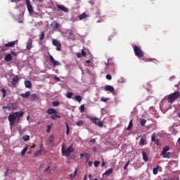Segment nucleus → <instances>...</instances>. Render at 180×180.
Here are the masks:
<instances>
[{
	"label": "nucleus",
	"instance_id": "nucleus-1",
	"mask_svg": "<svg viewBox=\"0 0 180 180\" xmlns=\"http://www.w3.org/2000/svg\"><path fill=\"white\" fill-rule=\"evenodd\" d=\"M23 115H24L23 111H20V112H13L8 115V122H9L11 129H12L13 126H15V122H16V119L18 117H22Z\"/></svg>",
	"mask_w": 180,
	"mask_h": 180
},
{
	"label": "nucleus",
	"instance_id": "nucleus-2",
	"mask_svg": "<svg viewBox=\"0 0 180 180\" xmlns=\"http://www.w3.org/2000/svg\"><path fill=\"white\" fill-rule=\"evenodd\" d=\"M61 153L62 155L68 158V157L71 155V153H74V148L72 147V145H71L67 149H65V144L63 143L61 148Z\"/></svg>",
	"mask_w": 180,
	"mask_h": 180
},
{
	"label": "nucleus",
	"instance_id": "nucleus-3",
	"mask_svg": "<svg viewBox=\"0 0 180 180\" xmlns=\"http://www.w3.org/2000/svg\"><path fill=\"white\" fill-rule=\"evenodd\" d=\"M179 97H180V92L176 91L167 96V101L169 103H174V102H175V101H176V99H178V98Z\"/></svg>",
	"mask_w": 180,
	"mask_h": 180
},
{
	"label": "nucleus",
	"instance_id": "nucleus-4",
	"mask_svg": "<svg viewBox=\"0 0 180 180\" xmlns=\"http://www.w3.org/2000/svg\"><path fill=\"white\" fill-rule=\"evenodd\" d=\"M134 49V53L136 56L138 57V58H141L144 57V51L140 48V46H138L137 45H134L133 46Z\"/></svg>",
	"mask_w": 180,
	"mask_h": 180
},
{
	"label": "nucleus",
	"instance_id": "nucleus-5",
	"mask_svg": "<svg viewBox=\"0 0 180 180\" xmlns=\"http://www.w3.org/2000/svg\"><path fill=\"white\" fill-rule=\"evenodd\" d=\"M169 151V146H166L163 148V150L160 154L162 158H171V153Z\"/></svg>",
	"mask_w": 180,
	"mask_h": 180
},
{
	"label": "nucleus",
	"instance_id": "nucleus-6",
	"mask_svg": "<svg viewBox=\"0 0 180 180\" xmlns=\"http://www.w3.org/2000/svg\"><path fill=\"white\" fill-rule=\"evenodd\" d=\"M88 119L99 127H103V121H100L98 118H96V117H88Z\"/></svg>",
	"mask_w": 180,
	"mask_h": 180
},
{
	"label": "nucleus",
	"instance_id": "nucleus-7",
	"mask_svg": "<svg viewBox=\"0 0 180 180\" xmlns=\"http://www.w3.org/2000/svg\"><path fill=\"white\" fill-rule=\"evenodd\" d=\"M17 43H18V40L5 44L1 47V51H6V50H8V47H15V44H16Z\"/></svg>",
	"mask_w": 180,
	"mask_h": 180
},
{
	"label": "nucleus",
	"instance_id": "nucleus-8",
	"mask_svg": "<svg viewBox=\"0 0 180 180\" xmlns=\"http://www.w3.org/2000/svg\"><path fill=\"white\" fill-rule=\"evenodd\" d=\"M25 4L30 15H32L34 12V8L33 6L30 4V0H25Z\"/></svg>",
	"mask_w": 180,
	"mask_h": 180
},
{
	"label": "nucleus",
	"instance_id": "nucleus-9",
	"mask_svg": "<svg viewBox=\"0 0 180 180\" xmlns=\"http://www.w3.org/2000/svg\"><path fill=\"white\" fill-rule=\"evenodd\" d=\"M49 60L51 61V63H52L53 67H57V65H61V63L60 62L56 60V59H54L53 56H51L50 54H49Z\"/></svg>",
	"mask_w": 180,
	"mask_h": 180
},
{
	"label": "nucleus",
	"instance_id": "nucleus-10",
	"mask_svg": "<svg viewBox=\"0 0 180 180\" xmlns=\"http://www.w3.org/2000/svg\"><path fill=\"white\" fill-rule=\"evenodd\" d=\"M52 44L56 47L57 51H61V43H60L57 39H53L52 41Z\"/></svg>",
	"mask_w": 180,
	"mask_h": 180
},
{
	"label": "nucleus",
	"instance_id": "nucleus-11",
	"mask_svg": "<svg viewBox=\"0 0 180 180\" xmlns=\"http://www.w3.org/2000/svg\"><path fill=\"white\" fill-rule=\"evenodd\" d=\"M104 91L106 92H110V94H115V88L110 85H105Z\"/></svg>",
	"mask_w": 180,
	"mask_h": 180
},
{
	"label": "nucleus",
	"instance_id": "nucleus-12",
	"mask_svg": "<svg viewBox=\"0 0 180 180\" xmlns=\"http://www.w3.org/2000/svg\"><path fill=\"white\" fill-rule=\"evenodd\" d=\"M20 80V79L19 78V76L15 75L11 80V85L13 86H16V84L19 82Z\"/></svg>",
	"mask_w": 180,
	"mask_h": 180
},
{
	"label": "nucleus",
	"instance_id": "nucleus-13",
	"mask_svg": "<svg viewBox=\"0 0 180 180\" xmlns=\"http://www.w3.org/2000/svg\"><path fill=\"white\" fill-rule=\"evenodd\" d=\"M56 6L59 11H62V12L68 13V8L65 7L64 5H56Z\"/></svg>",
	"mask_w": 180,
	"mask_h": 180
},
{
	"label": "nucleus",
	"instance_id": "nucleus-14",
	"mask_svg": "<svg viewBox=\"0 0 180 180\" xmlns=\"http://www.w3.org/2000/svg\"><path fill=\"white\" fill-rule=\"evenodd\" d=\"M51 27L52 29H58L60 27V24L57 21H53L51 23Z\"/></svg>",
	"mask_w": 180,
	"mask_h": 180
},
{
	"label": "nucleus",
	"instance_id": "nucleus-15",
	"mask_svg": "<svg viewBox=\"0 0 180 180\" xmlns=\"http://www.w3.org/2000/svg\"><path fill=\"white\" fill-rule=\"evenodd\" d=\"M32 48H33V42H32V39H30L27 42L26 49H27V50H32Z\"/></svg>",
	"mask_w": 180,
	"mask_h": 180
},
{
	"label": "nucleus",
	"instance_id": "nucleus-16",
	"mask_svg": "<svg viewBox=\"0 0 180 180\" xmlns=\"http://www.w3.org/2000/svg\"><path fill=\"white\" fill-rule=\"evenodd\" d=\"M46 113H48V115H56L57 114V110L54 108H49Z\"/></svg>",
	"mask_w": 180,
	"mask_h": 180
},
{
	"label": "nucleus",
	"instance_id": "nucleus-17",
	"mask_svg": "<svg viewBox=\"0 0 180 180\" xmlns=\"http://www.w3.org/2000/svg\"><path fill=\"white\" fill-rule=\"evenodd\" d=\"M86 18H89V15L86 14V13H82L79 16V20H82L84 19H86Z\"/></svg>",
	"mask_w": 180,
	"mask_h": 180
},
{
	"label": "nucleus",
	"instance_id": "nucleus-18",
	"mask_svg": "<svg viewBox=\"0 0 180 180\" xmlns=\"http://www.w3.org/2000/svg\"><path fill=\"white\" fill-rule=\"evenodd\" d=\"M77 56L78 57V58H81V57H86V52H85V51H84V49H82V53H78L77 54Z\"/></svg>",
	"mask_w": 180,
	"mask_h": 180
},
{
	"label": "nucleus",
	"instance_id": "nucleus-19",
	"mask_svg": "<svg viewBox=\"0 0 180 180\" xmlns=\"http://www.w3.org/2000/svg\"><path fill=\"white\" fill-rule=\"evenodd\" d=\"M77 174H78V169L76 168V169H75L74 174H71L69 175L70 179L72 180L73 179H75V178L77 176Z\"/></svg>",
	"mask_w": 180,
	"mask_h": 180
},
{
	"label": "nucleus",
	"instance_id": "nucleus-20",
	"mask_svg": "<svg viewBox=\"0 0 180 180\" xmlns=\"http://www.w3.org/2000/svg\"><path fill=\"white\" fill-rule=\"evenodd\" d=\"M142 157H143V161H145V162H147V161H148V155H147V153L146 152H142Z\"/></svg>",
	"mask_w": 180,
	"mask_h": 180
},
{
	"label": "nucleus",
	"instance_id": "nucleus-21",
	"mask_svg": "<svg viewBox=\"0 0 180 180\" xmlns=\"http://www.w3.org/2000/svg\"><path fill=\"white\" fill-rule=\"evenodd\" d=\"M12 58V55L11 53H8L7 55H6L4 60L6 62H9L11 61Z\"/></svg>",
	"mask_w": 180,
	"mask_h": 180
},
{
	"label": "nucleus",
	"instance_id": "nucleus-22",
	"mask_svg": "<svg viewBox=\"0 0 180 180\" xmlns=\"http://www.w3.org/2000/svg\"><path fill=\"white\" fill-rule=\"evenodd\" d=\"M112 172H113V169H109L108 170L105 171V173H103V176H108L109 175H110V174H112Z\"/></svg>",
	"mask_w": 180,
	"mask_h": 180
},
{
	"label": "nucleus",
	"instance_id": "nucleus-23",
	"mask_svg": "<svg viewBox=\"0 0 180 180\" xmlns=\"http://www.w3.org/2000/svg\"><path fill=\"white\" fill-rule=\"evenodd\" d=\"M40 98L36 94H34L31 96V101H39Z\"/></svg>",
	"mask_w": 180,
	"mask_h": 180
},
{
	"label": "nucleus",
	"instance_id": "nucleus-24",
	"mask_svg": "<svg viewBox=\"0 0 180 180\" xmlns=\"http://www.w3.org/2000/svg\"><path fill=\"white\" fill-rule=\"evenodd\" d=\"M20 96L22 98H29V96H30V91H27L25 94H21Z\"/></svg>",
	"mask_w": 180,
	"mask_h": 180
},
{
	"label": "nucleus",
	"instance_id": "nucleus-25",
	"mask_svg": "<svg viewBox=\"0 0 180 180\" xmlns=\"http://www.w3.org/2000/svg\"><path fill=\"white\" fill-rule=\"evenodd\" d=\"M25 88H30L32 86V82H30V81L29 80H25Z\"/></svg>",
	"mask_w": 180,
	"mask_h": 180
},
{
	"label": "nucleus",
	"instance_id": "nucleus-26",
	"mask_svg": "<svg viewBox=\"0 0 180 180\" xmlns=\"http://www.w3.org/2000/svg\"><path fill=\"white\" fill-rule=\"evenodd\" d=\"M158 169H160V165H158L156 167L153 168V172L154 175H157V174H158Z\"/></svg>",
	"mask_w": 180,
	"mask_h": 180
},
{
	"label": "nucleus",
	"instance_id": "nucleus-27",
	"mask_svg": "<svg viewBox=\"0 0 180 180\" xmlns=\"http://www.w3.org/2000/svg\"><path fill=\"white\" fill-rule=\"evenodd\" d=\"M44 36H46V34L44 33V31L41 32V34L39 35L40 41H42V40H44Z\"/></svg>",
	"mask_w": 180,
	"mask_h": 180
},
{
	"label": "nucleus",
	"instance_id": "nucleus-28",
	"mask_svg": "<svg viewBox=\"0 0 180 180\" xmlns=\"http://www.w3.org/2000/svg\"><path fill=\"white\" fill-rule=\"evenodd\" d=\"M66 127V134L68 136L70 134V125L68 124V122L65 123Z\"/></svg>",
	"mask_w": 180,
	"mask_h": 180
},
{
	"label": "nucleus",
	"instance_id": "nucleus-29",
	"mask_svg": "<svg viewBox=\"0 0 180 180\" xmlns=\"http://www.w3.org/2000/svg\"><path fill=\"white\" fill-rule=\"evenodd\" d=\"M60 117L61 116L57 114H53V115H51V119H52L53 120H56V119H60Z\"/></svg>",
	"mask_w": 180,
	"mask_h": 180
},
{
	"label": "nucleus",
	"instance_id": "nucleus-30",
	"mask_svg": "<svg viewBox=\"0 0 180 180\" xmlns=\"http://www.w3.org/2000/svg\"><path fill=\"white\" fill-rule=\"evenodd\" d=\"M132 127H133V120H131L129 123V125L127 128V130H131Z\"/></svg>",
	"mask_w": 180,
	"mask_h": 180
},
{
	"label": "nucleus",
	"instance_id": "nucleus-31",
	"mask_svg": "<svg viewBox=\"0 0 180 180\" xmlns=\"http://www.w3.org/2000/svg\"><path fill=\"white\" fill-rule=\"evenodd\" d=\"M22 140L23 141H29V140H30V136L25 135L24 136H22Z\"/></svg>",
	"mask_w": 180,
	"mask_h": 180
},
{
	"label": "nucleus",
	"instance_id": "nucleus-32",
	"mask_svg": "<svg viewBox=\"0 0 180 180\" xmlns=\"http://www.w3.org/2000/svg\"><path fill=\"white\" fill-rule=\"evenodd\" d=\"M75 99L79 103L82 101V97H81V96H75Z\"/></svg>",
	"mask_w": 180,
	"mask_h": 180
},
{
	"label": "nucleus",
	"instance_id": "nucleus-33",
	"mask_svg": "<svg viewBox=\"0 0 180 180\" xmlns=\"http://www.w3.org/2000/svg\"><path fill=\"white\" fill-rule=\"evenodd\" d=\"M41 150H37L35 153H34V155L35 156V157H39V155H41Z\"/></svg>",
	"mask_w": 180,
	"mask_h": 180
},
{
	"label": "nucleus",
	"instance_id": "nucleus-34",
	"mask_svg": "<svg viewBox=\"0 0 180 180\" xmlns=\"http://www.w3.org/2000/svg\"><path fill=\"white\" fill-rule=\"evenodd\" d=\"M90 159H91V155H89V153H86L85 154L86 162H88V161H89Z\"/></svg>",
	"mask_w": 180,
	"mask_h": 180
},
{
	"label": "nucleus",
	"instance_id": "nucleus-35",
	"mask_svg": "<svg viewBox=\"0 0 180 180\" xmlns=\"http://www.w3.org/2000/svg\"><path fill=\"white\" fill-rule=\"evenodd\" d=\"M66 97L68 98V99H71V98H72V93L70 92V91H68L66 93Z\"/></svg>",
	"mask_w": 180,
	"mask_h": 180
},
{
	"label": "nucleus",
	"instance_id": "nucleus-36",
	"mask_svg": "<svg viewBox=\"0 0 180 180\" xmlns=\"http://www.w3.org/2000/svg\"><path fill=\"white\" fill-rule=\"evenodd\" d=\"M18 131H19V134L20 135L23 134V132L25 131V129L22 130V126L21 125L18 126Z\"/></svg>",
	"mask_w": 180,
	"mask_h": 180
},
{
	"label": "nucleus",
	"instance_id": "nucleus-37",
	"mask_svg": "<svg viewBox=\"0 0 180 180\" xmlns=\"http://www.w3.org/2000/svg\"><path fill=\"white\" fill-rule=\"evenodd\" d=\"M145 143H146V141L144 140V139L141 138L139 141V146H144Z\"/></svg>",
	"mask_w": 180,
	"mask_h": 180
},
{
	"label": "nucleus",
	"instance_id": "nucleus-38",
	"mask_svg": "<svg viewBox=\"0 0 180 180\" xmlns=\"http://www.w3.org/2000/svg\"><path fill=\"white\" fill-rule=\"evenodd\" d=\"M147 120H144V119H141L140 121L141 123V126H146V123Z\"/></svg>",
	"mask_w": 180,
	"mask_h": 180
},
{
	"label": "nucleus",
	"instance_id": "nucleus-39",
	"mask_svg": "<svg viewBox=\"0 0 180 180\" xmlns=\"http://www.w3.org/2000/svg\"><path fill=\"white\" fill-rule=\"evenodd\" d=\"M26 151H27V147H25L23 148V150L21 152V155L22 157H23V155H25V154H26Z\"/></svg>",
	"mask_w": 180,
	"mask_h": 180
},
{
	"label": "nucleus",
	"instance_id": "nucleus-40",
	"mask_svg": "<svg viewBox=\"0 0 180 180\" xmlns=\"http://www.w3.org/2000/svg\"><path fill=\"white\" fill-rule=\"evenodd\" d=\"M79 111L81 112V113H82V112H84L85 110V105H82L80 107H79Z\"/></svg>",
	"mask_w": 180,
	"mask_h": 180
},
{
	"label": "nucleus",
	"instance_id": "nucleus-41",
	"mask_svg": "<svg viewBox=\"0 0 180 180\" xmlns=\"http://www.w3.org/2000/svg\"><path fill=\"white\" fill-rule=\"evenodd\" d=\"M1 92L3 94V98H5V96H6V90L5 89H2Z\"/></svg>",
	"mask_w": 180,
	"mask_h": 180
},
{
	"label": "nucleus",
	"instance_id": "nucleus-42",
	"mask_svg": "<svg viewBox=\"0 0 180 180\" xmlns=\"http://www.w3.org/2000/svg\"><path fill=\"white\" fill-rule=\"evenodd\" d=\"M45 172H46V174H51V170L50 169V166H49L47 168L45 169Z\"/></svg>",
	"mask_w": 180,
	"mask_h": 180
},
{
	"label": "nucleus",
	"instance_id": "nucleus-43",
	"mask_svg": "<svg viewBox=\"0 0 180 180\" xmlns=\"http://www.w3.org/2000/svg\"><path fill=\"white\" fill-rule=\"evenodd\" d=\"M76 124H77V126H82V124H84V121H82V120L77 121L76 122Z\"/></svg>",
	"mask_w": 180,
	"mask_h": 180
},
{
	"label": "nucleus",
	"instance_id": "nucleus-44",
	"mask_svg": "<svg viewBox=\"0 0 180 180\" xmlns=\"http://www.w3.org/2000/svg\"><path fill=\"white\" fill-rule=\"evenodd\" d=\"M10 109H12V110H15L16 109H18V106L15 105V104H13Z\"/></svg>",
	"mask_w": 180,
	"mask_h": 180
},
{
	"label": "nucleus",
	"instance_id": "nucleus-45",
	"mask_svg": "<svg viewBox=\"0 0 180 180\" xmlns=\"http://www.w3.org/2000/svg\"><path fill=\"white\" fill-rule=\"evenodd\" d=\"M49 141H50V143H53V141H54V136L53 135H51L49 136Z\"/></svg>",
	"mask_w": 180,
	"mask_h": 180
},
{
	"label": "nucleus",
	"instance_id": "nucleus-46",
	"mask_svg": "<svg viewBox=\"0 0 180 180\" xmlns=\"http://www.w3.org/2000/svg\"><path fill=\"white\" fill-rule=\"evenodd\" d=\"M157 139H155V134H153L151 136V141H155Z\"/></svg>",
	"mask_w": 180,
	"mask_h": 180
},
{
	"label": "nucleus",
	"instance_id": "nucleus-47",
	"mask_svg": "<svg viewBox=\"0 0 180 180\" xmlns=\"http://www.w3.org/2000/svg\"><path fill=\"white\" fill-rule=\"evenodd\" d=\"M52 105L53 106H58V105H60V103L58 101H53Z\"/></svg>",
	"mask_w": 180,
	"mask_h": 180
},
{
	"label": "nucleus",
	"instance_id": "nucleus-48",
	"mask_svg": "<svg viewBox=\"0 0 180 180\" xmlns=\"http://www.w3.org/2000/svg\"><path fill=\"white\" fill-rule=\"evenodd\" d=\"M99 164H101V162H99V161H95V162H94V167H99Z\"/></svg>",
	"mask_w": 180,
	"mask_h": 180
},
{
	"label": "nucleus",
	"instance_id": "nucleus-49",
	"mask_svg": "<svg viewBox=\"0 0 180 180\" xmlns=\"http://www.w3.org/2000/svg\"><path fill=\"white\" fill-rule=\"evenodd\" d=\"M155 143H156V146H161V143H160V139H156Z\"/></svg>",
	"mask_w": 180,
	"mask_h": 180
},
{
	"label": "nucleus",
	"instance_id": "nucleus-50",
	"mask_svg": "<svg viewBox=\"0 0 180 180\" xmlns=\"http://www.w3.org/2000/svg\"><path fill=\"white\" fill-rule=\"evenodd\" d=\"M50 130H51V125H48L46 129V133H50Z\"/></svg>",
	"mask_w": 180,
	"mask_h": 180
},
{
	"label": "nucleus",
	"instance_id": "nucleus-51",
	"mask_svg": "<svg viewBox=\"0 0 180 180\" xmlns=\"http://www.w3.org/2000/svg\"><path fill=\"white\" fill-rule=\"evenodd\" d=\"M130 164V161H128L124 167V169H127V167H129V165Z\"/></svg>",
	"mask_w": 180,
	"mask_h": 180
},
{
	"label": "nucleus",
	"instance_id": "nucleus-52",
	"mask_svg": "<svg viewBox=\"0 0 180 180\" xmlns=\"http://www.w3.org/2000/svg\"><path fill=\"white\" fill-rule=\"evenodd\" d=\"M11 56H13V57H16V56H18V53L13 51H11Z\"/></svg>",
	"mask_w": 180,
	"mask_h": 180
},
{
	"label": "nucleus",
	"instance_id": "nucleus-53",
	"mask_svg": "<svg viewBox=\"0 0 180 180\" xmlns=\"http://www.w3.org/2000/svg\"><path fill=\"white\" fill-rule=\"evenodd\" d=\"M106 78L108 79V81H110L112 79V75H107Z\"/></svg>",
	"mask_w": 180,
	"mask_h": 180
},
{
	"label": "nucleus",
	"instance_id": "nucleus-54",
	"mask_svg": "<svg viewBox=\"0 0 180 180\" xmlns=\"http://www.w3.org/2000/svg\"><path fill=\"white\" fill-rule=\"evenodd\" d=\"M101 102H108V98H105L102 97L101 98Z\"/></svg>",
	"mask_w": 180,
	"mask_h": 180
},
{
	"label": "nucleus",
	"instance_id": "nucleus-55",
	"mask_svg": "<svg viewBox=\"0 0 180 180\" xmlns=\"http://www.w3.org/2000/svg\"><path fill=\"white\" fill-rule=\"evenodd\" d=\"M96 15L97 16H101V11L97 10V11H96Z\"/></svg>",
	"mask_w": 180,
	"mask_h": 180
},
{
	"label": "nucleus",
	"instance_id": "nucleus-56",
	"mask_svg": "<svg viewBox=\"0 0 180 180\" xmlns=\"http://www.w3.org/2000/svg\"><path fill=\"white\" fill-rule=\"evenodd\" d=\"M86 162H88L89 167H92V164H94V162H92L91 161H88Z\"/></svg>",
	"mask_w": 180,
	"mask_h": 180
},
{
	"label": "nucleus",
	"instance_id": "nucleus-57",
	"mask_svg": "<svg viewBox=\"0 0 180 180\" xmlns=\"http://www.w3.org/2000/svg\"><path fill=\"white\" fill-rule=\"evenodd\" d=\"M3 109L5 110V109H8V110H11V107L9 106H3Z\"/></svg>",
	"mask_w": 180,
	"mask_h": 180
},
{
	"label": "nucleus",
	"instance_id": "nucleus-58",
	"mask_svg": "<svg viewBox=\"0 0 180 180\" xmlns=\"http://www.w3.org/2000/svg\"><path fill=\"white\" fill-rule=\"evenodd\" d=\"M54 79H55L56 81H58V82L61 81V79H60V77H55Z\"/></svg>",
	"mask_w": 180,
	"mask_h": 180
},
{
	"label": "nucleus",
	"instance_id": "nucleus-59",
	"mask_svg": "<svg viewBox=\"0 0 180 180\" xmlns=\"http://www.w3.org/2000/svg\"><path fill=\"white\" fill-rule=\"evenodd\" d=\"M84 157H85V154L81 153V154H80V158H81V160H82V158H84Z\"/></svg>",
	"mask_w": 180,
	"mask_h": 180
},
{
	"label": "nucleus",
	"instance_id": "nucleus-60",
	"mask_svg": "<svg viewBox=\"0 0 180 180\" xmlns=\"http://www.w3.org/2000/svg\"><path fill=\"white\" fill-rule=\"evenodd\" d=\"M101 165L102 167H105V165H106V163L103 160Z\"/></svg>",
	"mask_w": 180,
	"mask_h": 180
},
{
	"label": "nucleus",
	"instance_id": "nucleus-61",
	"mask_svg": "<svg viewBox=\"0 0 180 180\" xmlns=\"http://www.w3.org/2000/svg\"><path fill=\"white\" fill-rule=\"evenodd\" d=\"M93 151H94V153H96L98 151V148H93Z\"/></svg>",
	"mask_w": 180,
	"mask_h": 180
},
{
	"label": "nucleus",
	"instance_id": "nucleus-62",
	"mask_svg": "<svg viewBox=\"0 0 180 180\" xmlns=\"http://www.w3.org/2000/svg\"><path fill=\"white\" fill-rule=\"evenodd\" d=\"M86 64L91 63V60H86Z\"/></svg>",
	"mask_w": 180,
	"mask_h": 180
},
{
	"label": "nucleus",
	"instance_id": "nucleus-63",
	"mask_svg": "<svg viewBox=\"0 0 180 180\" xmlns=\"http://www.w3.org/2000/svg\"><path fill=\"white\" fill-rule=\"evenodd\" d=\"M95 141H96L95 139H91V140L90 141V143H95Z\"/></svg>",
	"mask_w": 180,
	"mask_h": 180
},
{
	"label": "nucleus",
	"instance_id": "nucleus-64",
	"mask_svg": "<svg viewBox=\"0 0 180 180\" xmlns=\"http://www.w3.org/2000/svg\"><path fill=\"white\" fill-rule=\"evenodd\" d=\"M34 147H36V145L34 143V144H32V146H31V148H34Z\"/></svg>",
	"mask_w": 180,
	"mask_h": 180
}]
</instances>
